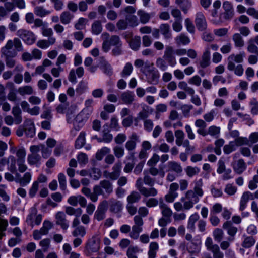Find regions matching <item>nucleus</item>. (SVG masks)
Returning a JSON list of instances; mask_svg holds the SVG:
<instances>
[{
	"instance_id": "obj_13",
	"label": "nucleus",
	"mask_w": 258,
	"mask_h": 258,
	"mask_svg": "<svg viewBox=\"0 0 258 258\" xmlns=\"http://www.w3.org/2000/svg\"><path fill=\"white\" fill-rule=\"evenodd\" d=\"M174 53L175 51L172 46H166L163 58L166 60L169 65L171 67H173L176 64V60L174 56Z\"/></svg>"
},
{
	"instance_id": "obj_53",
	"label": "nucleus",
	"mask_w": 258,
	"mask_h": 258,
	"mask_svg": "<svg viewBox=\"0 0 258 258\" xmlns=\"http://www.w3.org/2000/svg\"><path fill=\"white\" fill-rule=\"evenodd\" d=\"M168 167L170 170H172L178 174H180L182 171V168L181 165L175 161H170L168 163Z\"/></svg>"
},
{
	"instance_id": "obj_7",
	"label": "nucleus",
	"mask_w": 258,
	"mask_h": 258,
	"mask_svg": "<svg viewBox=\"0 0 258 258\" xmlns=\"http://www.w3.org/2000/svg\"><path fill=\"white\" fill-rule=\"evenodd\" d=\"M17 35L27 45H32L36 41L35 34L31 31L21 29L17 32Z\"/></svg>"
},
{
	"instance_id": "obj_48",
	"label": "nucleus",
	"mask_w": 258,
	"mask_h": 258,
	"mask_svg": "<svg viewBox=\"0 0 258 258\" xmlns=\"http://www.w3.org/2000/svg\"><path fill=\"white\" fill-rule=\"evenodd\" d=\"M94 100L92 99H88L84 102L85 108L82 110L90 115L93 111V104Z\"/></svg>"
},
{
	"instance_id": "obj_63",
	"label": "nucleus",
	"mask_w": 258,
	"mask_h": 258,
	"mask_svg": "<svg viewBox=\"0 0 258 258\" xmlns=\"http://www.w3.org/2000/svg\"><path fill=\"white\" fill-rule=\"evenodd\" d=\"M213 237L217 242H220L224 237V232L221 229L216 228L213 231Z\"/></svg>"
},
{
	"instance_id": "obj_11",
	"label": "nucleus",
	"mask_w": 258,
	"mask_h": 258,
	"mask_svg": "<svg viewBox=\"0 0 258 258\" xmlns=\"http://www.w3.org/2000/svg\"><path fill=\"white\" fill-rule=\"evenodd\" d=\"M244 53L241 52L237 54H232L227 58V68L229 71H233L235 68L234 62L237 63H241L243 61Z\"/></svg>"
},
{
	"instance_id": "obj_44",
	"label": "nucleus",
	"mask_w": 258,
	"mask_h": 258,
	"mask_svg": "<svg viewBox=\"0 0 258 258\" xmlns=\"http://www.w3.org/2000/svg\"><path fill=\"white\" fill-rule=\"evenodd\" d=\"M176 42L178 45H187L190 42L189 38L184 33L180 34L175 38Z\"/></svg>"
},
{
	"instance_id": "obj_20",
	"label": "nucleus",
	"mask_w": 258,
	"mask_h": 258,
	"mask_svg": "<svg viewBox=\"0 0 258 258\" xmlns=\"http://www.w3.org/2000/svg\"><path fill=\"white\" fill-rule=\"evenodd\" d=\"M81 192L89 198L90 200L93 202H96L98 201V197L95 185L93 188V192H91V190L87 187H83L81 189Z\"/></svg>"
},
{
	"instance_id": "obj_57",
	"label": "nucleus",
	"mask_w": 258,
	"mask_h": 258,
	"mask_svg": "<svg viewBox=\"0 0 258 258\" xmlns=\"http://www.w3.org/2000/svg\"><path fill=\"white\" fill-rule=\"evenodd\" d=\"M113 153L115 157L118 159L122 158L125 153V150L122 146H115L113 148Z\"/></svg>"
},
{
	"instance_id": "obj_61",
	"label": "nucleus",
	"mask_w": 258,
	"mask_h": 258,
	"mask_svg": "<svg viewBox=\"0 0 258 258\" xmlns=\"http://www.w3.org/2000/svg\"><path fill=\"white\" fill-rule=\"evenodd\" d=\"M110 152V149L109 148L104 147L97 152L96 158L97 160H101L105 155H108Z\"/></svg>"
},
{
	"instance_id": "obj_43",
	"label": "nucleus",
	"mask_w": 258,
	"mask_h": 258,
	"mask_svg": "<svg viewBox=\"0 0 258 258\" xmlns=\"http://www.w3.org/2000/svg\"><path fill=\"white\" fill-rule=\"evenodd\" d=\"M11 42V47L14 46L15 49L18 51H22L23 50L21 41L18 38H15L13 40H9L7 43L9 44Z\"/></svg>"
},
{
	"instance_id": "obj_8",
	"label": "nucleus",
	"mask_w": 258,
	"mask_h": 258,
	"mask_svg": "<svg viewBox=\"0 0 258 258\" xmlns=\"http://www.w3.org/2000/svg\"><path fill=\"white\" fill-rule=\"evenodd\" d=\"M53 227V223L49 220H45L42 227L40 230H35L33 232V237L35 240H38L41 238L42 235L48 234L49 230Z\"/></svg>"
},
{
	"instance_id": "obj_56",
	"label": "nucleus",
	"mask_w": 258,
	"mask_h": 258,
	"mask_svg": "<svg viewBox=\"0 0 258 258\" xmlns=\"http://www.w3.org/2000/svg\"><path fill=\"white\" fill-rule=\"evenodd\" d=\"M86 233L85 228L82 225H80L74 229V230L72 232V235L74 237L81 236L82 237H84Z\"/></svg>"
},
{
	"instance_id": "obj_55",
	"label": "nucleus",
	"mask_w": 258,
	"mask_h": 258,
	"mask_svg": "<svg viewBox=\"0 0 258 258\" xmlns=\"http://www.w3.org/2000/svg\"><path fill=\"white\" fill-rule=\"evenodd\" d=\"M140 251L139 247L137 246H130L128 248L126 255L128 258H137L136 254Z\"/></svg>"
},
{
	"instance_id": "obj_26",
	"label": "nucleus",
	"mask_w": 258,
	"mask_h": 258,
	"mask_svg": "<svg viewBox=\"0 0 258 258\" xmlns=\"http://www.w3.org/2000/svg\"><path fill=\"white\" fill-rule=\"evenodd\" d=\"M250 199H254L253 194L249 191L244 192L241 196L240 202L239 210L240 211H242L245 208L247 203Z\"/></svg>"
},
{
	"instance_id": "obj_62",
	"label": "nucleus",
	"mask_w": 258,
	"mask_h": 258,
	"mask_svg": "<svg viewBox=\"0 0 258 258\" xmlns=\"http://www.w3.org/2000/svg\"><path fill=\"white\" fill-rule=\"evenodd\" d=\"M133 70V67L132 64L130 62L126 63L121 73V76L122 77L128 76L132 73Z\"/></svg>"
},
{
	"instance_id": "obj_37",
	"label": "nucleus",
	"mask_w": 258,
	"mask_h": 258,
	"mask_svg": "<svg viewBox=\"0 0 258 258\" xmlns=\"http://www.w3.org/2000/svg\"><path fill=\"white\" fill-rule=\"evenodd\" d=\"M74 17V15L69 11L63 12L60 16V20L63 24H68L70 23L71 20Z\"/></svg>"
},
{
	"instance_id": "obj_30",
	"label": "nucleus",
	"mask_w": 258,
	"mask_h": 258,
	"mask_svg": "<svg viewBox=\"0 0 258 258\" xmlns=\"http://www.w3.org/2000/svg\"><path fill=\"white\" fill-rule=\"evenodd\" d=\"M12 113L14 118V122L16 124H20L22 121V111L18 106H14L12 108Z\"/></svg>"
},
{
	"instance_id": "obj_16",
	"label": "nucleus",
	"mask_w": 258,
	"mask_h": 258,
	"mask_svg": "<svg viewBox=\"0 0 258 258\" xmlns=\"http://www.w3.org/2000/svg\"><path fill=\"white\" fill-rule=\"evenodd\" d=\"M195 23L197 29L199 31H203L207 29V22L202 12H199L196 14Z\"/></svg>"
},
{
	"instance_id": "obj_52",
	"label": "nucleus",
	"mask_w": 258,
	"mask_h": 258,
	"mask_svg": "<svg viewBox=\"0 0 258 258\" xmlns=\"http://www.w3.org/2000/svg\"><path fill=\"white\" fill-rule=\"evenodd\" d=\"M220 132V128L219 127L212 125L210 126L207 130H206V136L207 135H210L215 138L218 137Z\"/></svg>"
},
{
	"instance_id": "obj_23",
	"label": "nucleus",
	"mask_w": 258,
	"mask_h": 258,
	"mask_svg": "<svg viewBox=\"0 0 258 258\" xmlns=\"http://www.w3.org/2000/svg\"><path fill=\"white\" fill-rule=\"evenodd\" d=\"M246 167V164L242 159L238 160L233 165L234 172L238 174H242L245 170Z\"/></svg>"
},
{
	"instance_id": "obj_46",
	"label": "nucleus",
	"mask_w": 258,
	"mask_h": 258,
	"mask_svg": "<svg viewBox=\"0 0 258 258\" xmlns=\"http://www.w3.org/2000/svg\"><path fill=\"white\" fill-rule=\"evenodd\" d=\"M130 47L134 50H137L140 47L141 38L140 36H135L129 41Z\"/></svg>"
},
{
	"instance_id": "obj_27",
	"label": "nucleus",
	"mask_w": 258,
	"mask_h": 258,
	"mask_svg": "<svg viewBox=\"0 0 258 258\" xmlns=\"http://www.w3.org/2000/svg\"><path fill=\"white\" fill-rule=\"evenodd\" d=\"M2 54L6 58L14 57L16 55V52L15 50L12 49L11 47V42L9 44L6 43L5 46L2 48Z\"/></svg>"
},
{
	"instance_id": "obj_10",
	"label": "nucleus",
	"mask_w": 258,
	"mask_h": 258,
	"mask_svg": "<svg viewBox=\"0 0 258 258\" xmlns=\"http://www.w3.org/2000/svg\"><path fill=\"white\" fill-rule=\"evenodd\" d=\"M100 249V240L96 236L89 239L85 246L87 255H91L93 253L97 252Z\"/></svg>"
},
{
	"instance_id": "obj_2",
	"label": "nucleus",
	"mask_w": 258,
	"mask_h": 258,
	"mask_svg": "<svg viewBox=\"0 0 258 258\" xmlns=\"http://www.w3.org/2000/svg\"><path fill=\"white\" fill-rule=\"evenodd\" d=\"M205 245L207 249L210 251L212 254V257L209 253L205 254V258H224V254L221 251L218 245L214 243L211 237H207L205 242Z\"/></svg>"
},
{
	"instance_id": "obj_34",
	"label": "nucleus",
	"mask_w": 258,
	"mask_h": 258,
	"mask_svg": "<svg viewBox=\"0 0 258 258\" xmlns=\"http://www.w3.org/2000/svg\"><path fill=\"white\" fill-rule=\"evenodd\" d=\"M159 249V246L157 242H152L149 245V250L148 252L149 258H155L156 256L157 251Z\"/></svg>"
},
{
	"instance_id": "obj_47",
	"label": "nucleus",
	"mask_w": 258,
	"mask_h": 258,
	"mask_svg": "<svg viewBox=\"0 0 258 258\" xmlns=\"http://www.w3.org/2000/svg\"><path fill=\"white\" fill-rule=\"evenodd\" d=\"M85 133L82 132L77 138L75 142V148L76 149L81 148L85 144Z\"/></svg>"
},
{
	"instance_id": "obj_33",
	"label": "nucleus",
	"mask_w": 258,
	"mask_h": 258,
	"mask_svg": "<svg viewBox=\"0 0 258 258\" xmlns=\"http://www.w3.org/2000/svg\"><path fill=\"white\" fill-rule=\"evenodd\" d=\"M140 194L136 191H132L127 197V204H133L138 202L141 199Z\"/></svg>"
},
{
	"instance_id": "obj_39",
	"label": "nucleus",
	"mask_w": 258,
	"mask_h": 258,
	"mask_svg": "<svg viewBox=\"0 0 258 258\" xmlns=\"http://www.w3.org/2000/svg\"><path fill=\"white\" fill-rule=\"evenodd\" d=\"M65 212L69 215H75L76 217H79L81 215L82 210L80 208L75 209L72 207L68 206L65 208Z\"/></svg>"
},
{
	"instance_id": "obj_41",
	"label": "nucleus",
	"mask_w": 258,
	"mask_h": 258,
	"mask_svg": "<svg viewBox=\"0 0 258 258\" xmlns=\"http://www.w3.org/2000/svg\"><path fill=\"white\" fill-rule=\"evenodd\" d=\"M18 92L21 96L31 95L33 93V89L32 86L26 85L19 87Z\"/></svg>"
},
{
	"instance_id": "obj_24",
	"label": "nucleus",
	"mask_w": 258,
	"mask_h": 258,
	"mask_svg": "<svg viewBox=\"0 0 258 258\" xmlns=\"http://www.w3.org/2000/svg\"><path fill=\"white\" fill-rule=\"evenodd\" d=\"M135 94L133 92L127 91L121 93L120 99L124 104H131L135 100Z\"/></svg>"
},
{
	"instance_id": "obj_58",
	"label": "nucleus",
	"mask_w": 258,
	"mask_h": 258,
	"mask_svg": "<svg viewBox=\"0 0 258 258\" xmlns=\"http://www.w3.org/2000/svg\"><path fill=\"white\" fill-rule=\"evenodd\" d=\"M102 30V26L99 21H95L92 25V32L95 35H98Z\"/></svg>"
},
{
	"instance_id": "obj_64",
	"label": "nucleus",
	"mask_w": 258,
	"mask_h": 258,
	"mask_svg": "<svg viewBox=\"0 0 258 258\" xmlns=\"http://www.w3.org/2000/svg\"><path fill=\"white\" fill-rule=\"evenodd\" d=\"M31 175L29 172H26L23 177L19 179V182L21 186H24L27 185L30 181Z\"/></svg>"
},
{
	"instance_id": "obj_19",
	"label": "nucleus",
	"mask_w": 258,
	"mask_h": 258,
	"mask_svg": "<svg viewBox=\"0 0 258 258\" xmlns=\"http://www.w3.org/2000/svg\"><path fill=\"white\" fill-rule=\"evenodd\" d=\"M24 130L28 137L32 138L35 134L34 122L30 119H26L24 123Z\"/></svg>"
},
{
	"instance_id": "obj_54",
	"label": "nucleus",
	"mask_w": 258,
	"mask_h": 258,
	"mask_svg": "<svg viewBox=\"0 0 258 258\" xmlns=\"http://www.w3.org/2000/svg\"><path fill=\"white\" fill-rule=\"evenodd\" d=\"M34 12L37 16L43 17L50 13L48 10H46L42 6H37L34 8Z\"/></svg>"
},
{
	"instance_id": "obj_42",
	"label": "nucleus",
	"mask_w": 258,
	"mask_h": 258,
	"mask_svg": "<svg viewBox=\"0 0 258 258\" xmlns=\"http://www.w3.org/2000/svg\"><path fill=\"white\" fill-rule=\"evenodd\" d=\"M37 211L35 208H32L30 214L28 215L26 219V222L31 227L34 226V221L37 215Z\"/></svg>"
},
{
	"instance_id": "obj_32",
	"label": "nucleus",
	"mask_w": 258,
	"mask_h": 258,
	"mask_svg": "<svg viewBox=\"0 0 258 258\" xmlns=\"http://www.w3.org/2000/svg\"><path fill=\"white\" fill-rule=\"evenodd\" d=\"M159 75L154 71H150L147 74V82L150 84H156L158 82Z\"/></svg>"
},
{
	"instance_id": "obj_6",
	"label": "nucleus",
	"mask_w": 258,
	"mask_h": 258,
	"mask_svg": "<svg viewBox=\"0 0 258 258\" xmlns=\"http://www.w3.org/2000/svg\"><path fill=\"white\" fill-rule=\"evenodd\" d=\"M40 150V146L38 145H33L30 147L31 153L29 154L27 157V161L29 164L34 165L40 164L41 156L38 154Z\"/></svg>"
},
{
	"instance_id": "obj_4",
	"label": "nucleus",
	"mask_w": 258,
	"mask_h": 258,
	"mask_svg": "<svg viewBox=\"0 0 258 258\" xmlns=\"http://www.w3.org/2000/svg\"><path fill=\"white\" fill-rule=\"evenodd\" d=\"M98 197L102 196L108 198L113 192L112 183L108 180L104 179L100 181L99 184L95 185Z\"/></svg>"
},
{
	"instance_id": "obj_9",
	"label": "nucleus",
	"mask_w": 258,
	"mask_h": 258,
	"mask_svg": "<svg viewBox=\"0 0 258 258\" xmlns=\"http://www.w3.org/2000/svg\"><path fill=\"white\" fill-rule=\"evenodd\" d=\"M89 116L90 115H88L87 113L81 111L75 117L72 119L69 123H72L74 129L79 131L83 126Z\"/></svg>"
},
{
	"instance_id": "obj_36",
	"label": "nucleus",
	"mask_w": 258,
	"mask_h": 258,
	"mask_svg": "<svg viewBox=\"0 0 258 258\" xmlns=\"http://www.w3.org/2000/svg\"><path fill=\"white\" fill-rule=\"evenodd\" d=\"M199 216L197 213L192 214L188 220L187 228L194 232L195 230V223L199 220Z\"/></svg>"
},
{
	"instance_id": "obj_5",
	"label": "nucleus",
	"mask_w": 258,
	"mask_h": 258,
	"mask_svg": "<svg viewBox=\"0 0 258 258\" xmlns=\"http://www.w3.org/2000/svg\"><path fill=\"white\" fill-rule=\"evenodd\" d=\"M139 140V136L135 133H133L129 137L128 140L125 143V147L128 151V156L126 157L128 160H134L135 152L133 151L137 146V142Z\"/></svg>"
},
{
	"instance_id": "obj_45",
	"label": "nucleus",
	"mask_w": 258,
	"mask_h": 258,
	"mask_svg": "<svg viewBox=\"0 0 258 258\" xmlns=\"http://www.w3.org/2000/svg\"><path fill=\"white\" fill-rule=\"evenodd\" d=\"M137 14L139 16L141 22L143 24H146L148 22L151 18L150 14L142 10H139Z\"/></svg>"
},
{
	"instance_id": "obj_40",
	"label": "nucleus",
	"mask_w": 258,
	"mask_h": 258,
	"mask_svg": "<svg viewBox=\"0 0 258 258\" xmlns=\"http://www.w3.org/2000/svg\"><path fill=\"white\" fill-rule=\"evenodd\" d=\"M140 193L146 197H154L157 195L158 191L154 187L147 188L145 187L142 189V190L141 191Z\"/></svg>"
},
{
	"instance_id": "obj_59",
	"label": "nucleus",
	"mask_w": 258,
	"mask_h": 258,
	"mask_svg": "<svg viewBox=\"0 0 258 258\" xmlns=\"http://www.w3.org/2000/svg\"><path fill=\"white\" fill-rule=\"evenodd\" d=\"M76 106L74 105H71L70 107H68L66 112L67 120L68 123L71 122L72 119L74 118L73 114L75 113Z\"/></svg>"
},
{
	"instance_id": "obj_15",
	"label": "nucleus",
	"mask_w": 258,
	"mask_h": 258,
	"mask_svg": "<svg viewBox=\"0 0 258 258\" xmlns=\"http://www.w3.org/2000/svg\"><path fill=\"white\" fill-rule=\"evenodd\" d=\"M210 64V52L209 48H207L205 49L201 57L200 58L198 65L199 68L204 69L209 67Z\"/></svg>"
},
{
	"instance_id": "obj_18",
	"label": "nucleus",
	"mask_w": 258,
	"mask_h": 258,
	"mask_svg": "<svg viewBox=\"0 0 258 258\" xmlns=\"http://www.w3.org/2000/svg\"><path fill=\"white\" fill-rule=\"evenodd\" d=\"M223 228L227 230L228 234L230 236L228 240L230 241H233L238 231L237 227L234 226L231 221H227L223 224Z\"/></svg>"
},
{
	"instance_id": "obj_21",
	"label": "nucleus",
	"mask_w": 258,
	"mask_h": 258,
	"mask_svg": "<svg viewBox=\"0 0 258 258\" xmlns=\"http://www.w3.org/2000/svg\"><path fill=\"white\" fill-rule=\"evenodd\" d=\"M100 68L106 75L110 76L113 74V69L111 64L104 57H100Z\"/></svg>"
},
{
	"instance_id": "obj_31",
	"label": "nucleus",
	"mask_w": 258,
	"mask_h": 258,
	"mask_svg": "<svg viewBox=\"0 0 258 258\" xmlns=\"http://www.w3.org/2000/svg\"><path fill=\"white\" fill-rule=\"evenodd\" d=\"M175 3L179 6L184 13L186 14L191 6L190 0H175Z\"/></svg>"
},
{
	"instance_id": "obj_1",
	"label": "nucleus",
	"mask_w": 258,
	"mask_h": 258,
	"mask_svg": "<svg viewBox=\"0 0 258 258\" xmlns=\"http://www.w3.org/2000/svg\"><path fill=\"white\" fill-rule=\"evenodd\" d=\"M195 186L193 189L188 190L185 194L184 197L181 199V202H184V207L191 209L194 205L200 201V197L204 195L202 189L203 182L202 179L194 181Z\"/></svg>"
},
{
	"instance_id": "obj_25",
	"label": "nucleus",
	"mask_w": 258,
	"mask_h": 258,
	"mask_svg": "<svg viewBox=\"0 0 258 258\" xmlns=\"http://www.w3.org/2000/svg\"><path fill=\"white\" fill-rule=\"evenodd\" d=\"M159 208L161 210V213L163 217L165 218H170L172 215V211L171 209L164 202L162 198L159 199Z\"/></svg>"
},
{
	"instance_id": "obj_3",
	"label": "nucleus",
	"mask_w": 258,
	"mask_h": 258,
	"mask_svg": "<svg viewBox=\"0 0 258 258\" xmlns=\"http://www.w3.org/2000/svg\"><path fill=\"white\" fill-rule=\"evenodd\" d=\"M222 8L224 12L219 15V18L217 23H223L226 21H229L233 18L234 15V11L232 4L228 1L223 3Z\"/></svg>"
},
{
	"instance_id": "obj_51",
	"label": "nucleus",
	"mask_w": 258,
	"mask_h": 258,
	"mask_svg": "<svg viewBox=\"0 0 258 258\" xmlns=\"http://www.w3.org/2000/svg\"><path fill=\"white\" fill-rule=\"evenodd\" d=\"M142 230V227L134 225L132 227V231L130 233V237L134 239H138Z\"/></svg>"
},
{
	"instance_id": "obj_28",
	"label": "nucleus",
	"mask_w": 258,
	"mask_h": 258,
	"mask_svg": "<svg viewBox=\"0 0 258 258\" xmlns=\"http://www.w3.org/2000/svg\"><path fill=\"white\" fill-rule=\"evenodd\" d=\"M195 124L198 128L197 131V133L203 137H205L206 134V127L207 126L206 122L202 119H199L195 121Z\"/></svg>"
},
{
	"instance_id": "obj_35",
	"label": "nucleus",
	"mask_w": 258,
	"mask_h": 258,
	"mask_svg": "<svg viewBox=\"0 0 258 258\" xmlns=\"http://www.w3.org/2000/svg\"><path fill=\"white\" fill-rule=\"evenodd\" d=\"M159 30L165 39H169L171 37L170 26L168 24H162L160 26Z\"/></svg>"
},
{
	"instance_id": "obj_12",
	"label": "nucleus",
	"mask_w": 258,
	"mask_h": 258,
	"mask_svg": "<svg viewBox=\"0 0 258 258\" xmlns=\"http://www.w3.org/2000/svg\"><path fill=\"white\" fill-rule=\"evenodd\" d=\"M122 163L121 161H118L114 164L112 168V172H104L106 174V177L109 178L112 180H115L117 179L120 175L121 172Z\"/></svg>"
},
{
	"instance_id": "obj_50",
	"label": "nucleus",
	"mask_w": 258,
	"mask_h": 258,
	"mask_svg": "<svg viewBox=\"0 0 258 258\" xmlns=\"http://www.w3.org/2000/svg\"><path fill=\"white\" fill-rule=\"evenodd\" d=\"M255 243V240L252 236H246L241 243V246L245 248L252 247Z\"/></svg>"
},
{
	"instance_id": "obj_38",
	"label": "nucleus",
	"mask_w": 258,
	"mask_h": 258,
	"mask_svg": "<svg viewBox=\"0 0 258 258\" xmlns=\"http://www.w3.org/2000/svg\"><path fill=\"white\" fill-rule=\"evenodd\" d=\"M174 134L176 138V144L178 146H182V142L185 139V134L183 131L181 130H177L175 131Z\"/></svg>"
},
{
	"instance_id": "obj_22",
	"label": "nucleus",
	"mask_w": 258,
	"mask_h": 258,
	"mask_svg": "<svg viewBox=\"0 0 258 258\" xmlns=\"http://www.w3.org/2000/svg\"><path fill=\"white\" fill-rule=\"evenodd\" d=\"M110 211L114 213L120 212L122 209V203L114 198L109 200Z\"/></svg>"
},
{
	"instance_id": "obj_14",
	"label": "nucleus",
	"mask_w": 258,
	"mask_h": 258,
	"mask_svg": "<svg viewBox=\"0 0 258 258\" xmlns=\"http://www.w3.org/2000/svg\"><path fill=\"white\" fill-rule=\"evenodd\" d=\"M108 202L106 200L102 201L99 205L94 214V218L97 221H101L105 217V213L107 211Z\"/></svg>"
},
{
	"instance_id": "obj_49",
	"label": "nucleus",
	"mask_w": 258,
	"mask_h": 258,
	"mask_svg": "<svg viewBox=\"0 0 258 258\" xmlns=\"http://www.w3.org/2000/svg\"><path fill=\"white\" fill-rule=\"evenodd\" d=\"M232 40L235 46L237 47H242L244 45V41L239 33H235L232 36Z\"/></svg>"
},
{
	"instance_id": "obj_17",
	"label": "nucleus",
	"mask_w": 258,
	"mask_h": 258,
	"mask_svg": "<svg viewBox=\"0 0 258 258\" xmlns=\"http://www.w3.org/2000/svg\"><path fill=\"white\" fill-rule=\"evenodd\" d=\"M56 224L60 225L61 228L64 230H67L69 226V222L66 219L65 214L61 211L58 212L55 216Z\"/></svg>"
},
{
	"instance_id": "obj_29",
	"label": "nucleus",
	"mask_w": 258,
	"mask_h": 258,
	"mask_svg": "<svg viewBox=\"0 0 258 258\" xmlns=\"http://www.w3.org/2000/svg\"><path fill=\"white\" fill-rule=\"evenodd\" d=\"M56 42L55 38H50L47 40H39L37 42V46L41 49H46Z\"/></svg>"
},
{
	"instance_id": "obj_60",
	"label": "nucleus",
	"mask_w": 258,
	"mask_h": 258,
	"mask_svg": "<svg viewBox=\"0 0 258 258\" xmlns=\"http://www.w3.org/2000/svg\"><path fill=\"white\" fill-rule=\"evenodd\" d=\"M186 175L189 177L198 175L200 171V169L197 167L187 166L185 169Z\"/></svg>"
}]
</instances>
